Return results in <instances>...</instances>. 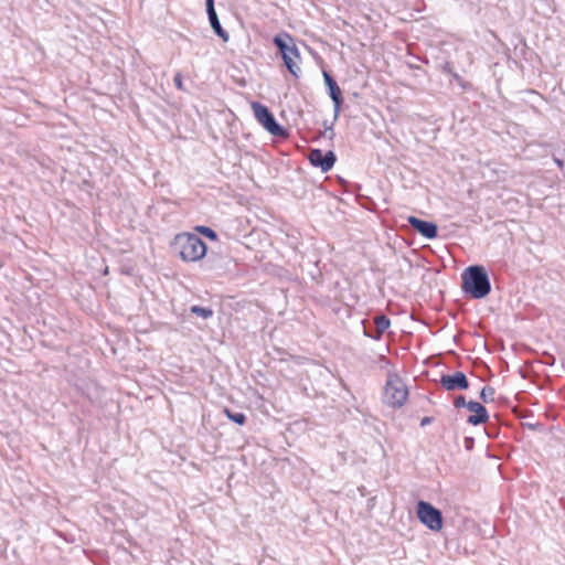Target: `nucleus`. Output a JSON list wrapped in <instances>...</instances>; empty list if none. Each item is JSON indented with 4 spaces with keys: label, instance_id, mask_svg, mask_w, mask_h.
Instances as JSON below:
<instances>
[{
    "label": "nucleus",
    "instance_id": "19",
    "mask_svg": "<svg viewBox=\"0 0 565 565\" xmlns=\"http://www.w3.org/2000/svg\"><path fill=\"white\" fill-rule=\"evenodd\" d=\"M205 7L209 18L217 14L214 8V0H205Z\"/></svg>",
    "mask_w": 565,
    "mask_h": 565
},
{
    "label": "nucleus",
    "instance_id": "9",
    "mask_svg": "<svg viewBox=\"0 0 565 565\" xmlns=\"http://www.w3.org/2000/svg\"><path fill=\"white\" fill-rule=\"evenodd\" d=\"M409 225L427 239H434L438 236V226L434 222L420 220L416 216H409L407 218Z\"/></svg>",
    "mask_w": 565,
    "mask_h": 565
},
{
    "label": "nucleus",
    "instance_id": "6",
    "mask_svg": "<svg viewBox=\"0 0 565 565\" xmlns=\"http://www.w3.org/2000/svg\"><path fill=\"white\" fill-rule=\"evenodd\" d=\"M417 518L431 531L438 532L443 529L444 519L441 511L429 502L419 501L417 503Z\"/></svg>",
    "mask_w": 565,
    "mask_h": 565
},
{
    "label": "nucleus",
    "instance_id": "27",
    "mask_svg": "<svg viewBox=\"0 0 565 565\" xmlns=\"http://www.w3.org/2000/svg\"><path fill=\"white\" fill-rule=\"evenodd\" d=\"M459 85H461L462 87H466V85H465V82H463V81H461V82L459 83Z\"/></svg>",
    "mask_w": 565,
    "mask_h": 565
},
{
    "label": "nucleus",
    "instance_id": "3",
    "mask_svg": "<svg viewBox=\"0 0 565 565\" xmlns=\"http://www.w3.org/2000/svg\"><path fill=\"white\" fill-rule=\"evenodd\" d=\"M273 43L277 47L279 55L281 56L285 66L288 72L296 78L299 77V73L301 72L298 62H300V53L298 47L295 44V40L291 35L284 32L277 34L273 39Z\"/></svg>",
    "mask_w": 565,
    "mask_h": 565
},
{
    "label": "nucleus",
    "instance_id": "26",
    "mask_svg": "<svg viewBox=\"0 0 565 565\" xmlns=\"http://www.w3.org/2000/svg\"><path fill=\"white\" fill-rule=\"evenodd\" d=\"M555 162L557 163L558 167H563V162L561 160L556 159Z\"/></svg>",
    "mask_w": 565,
    "mask_h": 565
},
{
    "label": "nucleus",
    "instance_id": "15",
    "mask_svg": "<svg viewBox=\"0 0 565 565\" xmlns=\"http://www.w3.org/2000/svg\"><path fill=\"white\" fill-rule=\"evenodd\" d=\"M190 311L203 319H209L213 316V310L211 308H207V307H201V306H192L190 308Z\"/></svg>",
    "mask_w": 565,
    "mask_h": 565
},
{
    "label": "nucleus",
    "instance_id": "7",
    "mask_svg": "<svg viewBox=\"0 0 565 565\" xmlns=\"http://www.w3.org/2000/svg\"><path fill=\"white\" fill-rule=\"evenodd\" d=\"M309 162L322 172L331 170L337 161V156L332 150L323 152L321 149H311L308 156Z\"/></svg>",
    "mask_w": 565,
    "mask_h": 565
},
{
    "label": "nucleus",
    "instance_id": "18",
    "mask_svg": "<svg viewBox=\"0 0 565 565\" xmlns=\"http://www.w3.org/2000/svg\"><path fill=\"white\" fill-rule=\"evenodd\" d=\"M469 402L466 401V397L463 395H458L454 399V406L456 408L467 407L468 408Z\"/></svg>",
    "mask_w": 565,
    "mask_h": 565
},
{
    "label": "nucleus",
    "instance_id": "17",
    "mask_svg": "<svg viewBox=\"0 0 565 565\" xmlns=\"http://www.w3.org/2000/svg\"><path fill=\"white\" fill-rule=\"evenodd\" d=\"M494 388L492 386H484L480 392V398L484 402H491L494 399Z\"/></svg>",
    "mask_w": 565,
    "mask_h": 565
},
{
    "label": "nucleus",
    "instance_id": "4",
    "mask_svg": "<svg viewBox=\"0 0 565 565\" xmlns=\"http://www.w3.org/2000/svg\"><path fill=\"white\" fill-rule=\"evenodd\" d=\"M407 396L408 390L402 379L396 374L388 375L384 387L383 402L390 407L398 408L404 405Z\"/></svg>",
    "mask_w": 565,
    "mask_h": 565
},
{
    "label": "nucleus",
    "instance_id": "25",
    "mask_svg": "<svg viewBox=\"0 0 565 565\" xmlns=\"http://www.w3.org/2000/svg\"><path fill=\"white\" fill-rule=\"evenodd\" d=\"M454 78L460 83L462 81V78L458 75V74H454Z\"/></svg>",
    "mask_w": 565,
    "mask_h": 565
},
{
    "label": "nucleus",
    "instance_id": "1",
    "mask_svg": "<svg viewBox=\"0 0 565 565\" xmlns=\"http://www.w3.org/2000/svg\"><path fill=\"white\" fill-rule=\"evenodd\" d=\"M461 288L466 295L482 299L491 291V282L487 269L482 265L467 267L461 274Z\"/></svg>",
    "mask_w": 565,
    "mask_h": 565
},
{
    "label": "nucleus",
    "instance_id": "24",
    "mask_svg": "<svg viewBox=\"0 0 565 565\" xmlns=\"http://www.w3.org/2000/svg\"><path fill=\"white\" fill-rule=\"evenodd\" d=\"M454 78L460 83L462 81V78L458 75V74H454Z\"/></svg>",
    "mask_w": 565,
    "mask_h": 565
},
{
    "label": "nucleus",
    "instance_id": "13",
    "mask_svg": "<svg viewBox=\"0 0 565 565\" xmlns=\"http://www.w3.org/2000/svg\"><path fill=\"white\" fill-rule=\"evenodd\" d=\"M209 21H210L211 28L213 29L214 33L218 38H221L224 42H228L230 34L222 28L217 14L213 15V17H210Z\"/></svg>",
    "mask_w": 565,
    "mask_h": 565
},
{
    "label": "nucleus",
    "instance_id": "2",
    "mask_svg": "<svg viewBox=\"0 0 565 565\" xmlns=\"http://www.w3.org/2000/svg\"><path fill=\"white\" fill-rule=\"evenodd\" d=\"M171 250L184 262H198L205 256L207 247L198 235L181 233L171 242Z\"/></svg>",
    "mask_w": 565,
    "mask_h": 565
},
{
    "label": "nucleus",
    "instance_id": "5",
    "mask_svg": "<svg viewBox=\"0 0 565 565\" xmlns=\"http://www.w3.org/2000/svg\"><path fill=\"white\" fill-rule=\"evenodd\" d=\"M252 109L257 121L273 136L286 139L289 136L288 130L277 122L269 108L258 102L252 103Z\"/></svg>",
    "mask_w": 565,
    "mask_h": 565
},
{
    "label": "nucleus",
    "instance_id": "23",
    "mask_svg": "<svg viewBox=\"0 0 565 565\" xmlns=\"http://www.w3.org/2000/svg\"><path fill=\"white\" fill-rule=\"evenodd\" d=\"M465 445L467 449H470L473 445V438L472 437H466L465 438Z\"/></svg>",
    "mask_w": 565,
    "mask_h": 565
},
{
    "label": "nucleus",
    "instance_id": "22",
    "mask_svg": "<svg viewBox=\"0 0 565 565\" xmlns=\"http://www.w3.org/2000/svg\"><path fill=\"white\" fill-rule=\"evenodd\" d=\"M433 420H434V417L425 416V417H423V418H422V420H420V426H422V427H425V426H427V425L431 424V423H433Z\"/></svg>",
    "mask_w": 565,
    "mask_h": 565
},
{
    "label": "nucleus",
    "instance_id": "11",
    "mask_svg": "<svg viewBox=\"0 0 565 565\" xmlns=\"http://www.w3.org/2000/svg\"><path fill=\"white\" fill-rule=\"evenodd\" d=\"M468 409L473 414L467 418V423L472 426L486 424L489 419L487 408L479 402L469 401Z\"/></svg>",
    "mask_w": 565,
    "mask_h": 565
},
{
    "label": "nucleus",
    "instance_id": "20",
    "mask_svg": "<svg viewBox=\"0 0 565 565\" xmlns=\"http://www.w3.org/2000/svg\"><path fill=\"white\" fill-rule=\"evenodd\" d=\"M173 83L179 90H184L181 73L174 75Z\"/></svg>",
    "mask_w": 565,
    "mask_h": 565
},
{
    "label": "nucleus",
    "instance_id": "12",
    "mask_svg": "<svg viewBox=\"0 0 565 565\" xmlns=\"http://www.w3.org/2000/svg\"><path fill=\"white\" fill-rule=\"evenodd\" d=\"M375 332L369 331L364 327V335L374 340H380L382 334L390 328L391 320L385 315H379L374 317Z\"/></svg>",
    "mask_w": 565,
    "mask_h": 565
},
{
    "label": "nucleus",
    "instance_id": "14",
    "mask_svg": "<svg viewBox=\"0 0 565 565\" xmlns=\"http://www.w3.org/2000/svg\"><path fill=\"white\" fill-rule=\"evenodd\" d=\"M224 414L226 415V417L234 422L235 424L237 425H244L245 422H246V416L244 413H241V412H232L231 409L228 408H224Z\"/></svg>",
    "mask_w": 565,
    "mask_h": 565
},
{
    "label": "nucleus",
    "instance_id": "21",
    "mask_svg": "<svg viewBox=\"0 0 565 565\" xmlns=\"http://www.w3.org/2000/svg\"><path fill=\"white\" fill-rule=\"evenodd\" d=\"M322 136L328 138L329 140H332L335 136L332 126H329V127L326 126L324 131L322 132Z\"/></svg>",
    "mask_w": 565,
    "mask_h": 565
},
{
    "label": "nucleus",
    "instance_id": "8",
    "mask_svg": "<svg viewBox=\"0 0 565 565\" xmlns=\"http://www.w3.org/2000/svg\"><path fill=\"white\" fill-rule=\"evenodd\" d=\"M440 385L446 391H465L469 388V381L463 372L457 371L452 374H443Z\"/></svg>",
    "mask_w": 565,
    "mask_h": 565
},
{
    "label": "nucleus",
    "instance_id": "10",
    "mask_svg": "<svg viewBox=\"0 0 565 565\" xmlns=\"http://www.w3.org/2000/svg\"><path fill=\"white\" fill-rule=\"evenodd\" d=\"M323 79L326 86L328 87L330 98L333 102L334 119H338L341 105L343 103L342 92L337 82L334 81V78L327 71H323Z\"/></svg>",
    "mask_w": 565,
    "mask_h": 565
},
{
    "label": "nucleus",
    "instance_id": "16",
    "mask_svg": "<svg viewBox=\"0 0 565 565\" xmlns=\"http://www.w3.org/2000/svg\"><path fill=\"white\" fill-rule=\"evenodd\" d=\"M195 230L200 234L204 235L206 238H209L211 241H216L217 239L216 232L213 228H211V227L199 225V226L195 227Z\"/></svg>",
    "mask_w": 565,
    "mask_h": 565
}]
</instances>
